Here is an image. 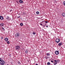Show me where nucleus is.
Returning a JSON list of instances; mask_svg holds the SVG:
<instances>
[{
    "label": "nucleus",
    "mask_w": 65,
    "mask_h": 65,
    "mask_svg": "<svg viewBox=\"0 0 65 65\" xmlns=\"http://www.w3.org/2000/svg\"><path fill=\"white\" fill-rule=\"evenodd\" d=\"M20 48V47L19 46H17L15 47V49L17 50V51H18L19 50Z\"/></svg>",
    "instance_id": "nucleus-1"
},
{
    "label": "nucleus",
    "mask_w": 65,
    "mask_h": 65,
    "mask_svg": "<svg viewBox=\"0 0 65 65\" xmlns=\"http://www.w3.org/2000/svg\"><path fill=\"white\" fill-rule=\"evenodd\" d=\"M4 63H5L4 61L2 59L0 61V64H4Z\"/></svg>",
    "instance_id": "nucleus-2"
},
{
    "label": "nucleus",
    "mask_w": 65,
    "mask_h": 65,
    "mask_svg": "<svg viewBox=\"0 0 65 65\" xmlns=\"http://www.w3.org/2000/svg\"><path fill=\"white\" fill-rule=\"evenodd\" d=\"M6 19L8 21H10V20H11V18L8 16H7V18H6Z\"/></svg>",
    "instance_id": "nucleus-3"
},
{
    "label": "nucleus",
    "mask_w": 65,
    "mask_h": 65,
    "mask_svg": "<svg viewBox=\"0 0 65 65\" xmlns=\"http://www.w3.org/2000/svg\"><path fill=\"white\" fill-rule=\"evenodd\" d=\"M60 39L59 38H57L56 39L55 41L56 42H57V43H58V42H60Z\"/></svg>",
    "instance_id": "nucleus-4"
},
{
    "label": "nucleus",
    "mask_w": 65,
    "mask_h": 65,
    "mask_svg": "<svg viewBox=\"0 0 65 65\" xmlns=\"http://www.w3.org/2000/svg\"><path fill=\"white\" fill-rule=\"evenodd\" d=\"M20 34L19 33H17L15 35V36L17 37H18L20 36Z\"/></svg>",
    "instance_id": "nucleus-5"
},
{
    "label": "nucleus",
    "mask_w": 65,
    "mask_h": 65,
    "mask_svg": "<svg viewBox=\"0 0 65 65\" xmlns=\"http://www.w3.org/2000/svg\"><path fill=\"white\" fill-rule=\"evenodd\" d=\"M55 53L56 55H58L59 53V51H56L55 52Z\"/></svg>",
    "instance_id": "nucleus-6"
},
{
    "label": "nucleus",
    "mask_w": 65,
    "mask_h": 65,
    "mask_svg": "<svg viewBox=\"0 0 65 65\" xmlns=\"http://www.w3.org/2000/svg\"><path fill=\"white\" fill-rule=\"evenodd\" d=\"M4 19V18L3 17L0 16V20H3Z\"/></svg>",
    "instance_id": "nucleus-7"
},
{
    "label": "nucleus",
    "mask_w": 65,
    "mask_h": 65,
    "mask_svg": "<svg viewBox=\"0 0 65 65\" xmlns=\"http://www.w3.org/2000/svg\"><path fill=\"white\" fill-rule=\"evenodd\" d=\"M62 17H65V13H62Z\"/></svg>",
    "instance_id": "nucleus-8"
},
{
    "label": "nucleus",
    "mask_w": 65,
    "mask_h": 65,
    "mask_svg": "<svg viewBox=\"0 0 65 65\" xmlns=\"http://www.w3.org/2000/svg\"><path fill=\"white\" fill-rule=\"evenodd\" d=\"M5 40V41H7L8 40V39L7 38H6L4 39Z\"/></svg>",
    "instance_id": "nucleus-9"
},
{
    "label": "nucleus",
    "mask_w": 65,
    "mask_h": 65,
    "mask_svg": "<svg viewBox=\"0 0 65 65\" xmlns=\"http://www.w3.org/2000/svg\"><path fill=\"white\" fill-rule=\"evenodd\" d=\"M62 42H60L58 44V45L59 46H61L62 45Z\"/></svg>",
    "instance_id": "nucleus-10"
},
{
    "label": "nucleus",
    "mask_w": 65,
    "mask_h": 65,
    "mask_svg": "<svg viewBox=\"0 0 65 65\" xmlns=\"http://www.w3.org/2000/svg\"><path fill=\"white\" fill-rule=\"evenodd\" d=\"M19 2L20 3L22 4L23 3V1L22 0H20V1H19Z\"/></svg>",
    "instance_id": "nucleus-11"
},
{
    "label": "nucleus",
    "mask_w": 65,
    "mask_h": 65,
    "mask_svg": "<svg viewBox=\"0 0 65 65\" xmlns=\"http://www.w3.org/2000/svg\"><path fill=\"white\" fill-rule=\"evenodd\" d=\"M4 24L2 23H1V24H0V25L3 26H4Z\"/></svg>",
    "instance_id": "nucleus-12"
},
{
    "label": "nucleus",
    "mask_w": 65,
    "mask_h": 65,
    "mask_svg": "<svg viewBox=\"0 0 65 65\" xmlns=\"http://www.w3.org/2000/svg\"><path fill=\"white\" fill-rule=\"evenodd\" d=\"M63 4L64 6V7H65V1L63 2Z\"/></svg>",
    "instance_id": "nucleus-13"
},
{
    "label": "nucleus",
    "mask_w": 65,
    "mask_h": 65,
    "mask_svg": "<svg viewBox=\"0 0 65 65\" xmlns=\"http://www.w3.org/2000/svg\"><path fill=\"white\" fill-rule=\"evenodd\" d=\"M28 51L27 50H26L25 51V53L26 54H28Z\"/></svg>",
    "instance_id": "nucleus-14"
},
{
    "label": "nucleus",
    "mask_w": 65,
    "mask_h": 65,
    "mask_svg": "<svg viewBox=\"0 0 65 65\" xmlns=\"http://www.w3.org/2000/svg\"><path fill=\"white\" fill-rule=\"evenodd\" d=\"M54 65H55L57 64V62H54Z\"/></svg>",
    "instance_id": "nucleus-15"
},
{
    "label": "nucleus",
    "mask_w": 65,
    "mask_h": 65,
    "mask_svg": "<svg viewBox=\"0 0 65 65\" xmlns=\"http://www.w3.org/2000/svg\"><path fill=\"white\" fill-rule=\"evenodd\" d=\"M20 25L21 26H23V23H21L20 24Z\"/></svg>",
    "instance_id": "nucleus-16"
},
{
    "label": "nucleus",
    "mask_w": 65,
    "mask_h": 65,
    "mask_svg": "<svg viewBox=\"0 0 65 65\" xmlns=\"http://www.w3.org/2000/svg\"><path fill=\"white\" fill-rule=\"evenodd\" d=\"M47 56H50V53H47L46 54Z\"/></svg>",
    "instance_id": "nucleus-17"
},
{
    "label": "nucleus",
    "mask_w": 65,
    "mask_h": 65,
    "mask_svg": "<svg viewBox=\"0 0 65 65\" xmlns=\"http://www.w3.org/2000/svg\"><path fill=\"white\" fill-rule=\"evenodd\" d=\"M47 65H51V63H50V62H48L47 63Z\"/></svg>",
    "instance_id": "nucleus-18"
},
{
    "label": "nucleus",
    "mask_w": 65,
    "mask_h": 65,
    "mask_svg": "<svg viewBox=\"0 0 65 65\" xmlns=\"http://www.w3.org/2000/svg\"><path fill=\"white\" fill-rule=\"evenodd\" d=\"M36 13L37 14H39V12H38V11H37L36 12Z\"/></svg>",
    "instance_id": "nucleus-19"
},
{
    "label": "nucleus",
    "mask_w": 65,
    "mask_h": 65,
    "mask_svg": "<svg viewBox=\"0 0 65 65\" xmlns=\"http://www.w3.org/2000/svg\"><path fill=\"white\" fill-rule=\"evenodd\" d=\"M32 34L34 35H35V34H36V33L35 32H33Z\"/></svg>",
    "instance_id": "nucleus-20"
},
{
    "label": "nucleus",
    "mask_w": 65,
    "mask_h": 65,
    "mask_svg": "<svg viewBox=\"0 0 65 65\" xmlns=\"http://www.w3.org/2000/svg\"><path fill=\"white\" fill-rule=\"evenodd\" d=\"M7 44H9L10 42H9V41H7Z\"/></svg>",
    "instance_id": "nucleus-21"
},
{
    "label": "nucleus",
    "mask_w": 65,
    "mask_h": 65,
    "mask_svg": "<svg viewBox=\"0 0 65 65\" xmlns=\"http://www.w3.org/2000/svg\"><path fill=\"white\" fill-rule=\"evenodd\" d=\"M60 62V60H58L56 62H57V63H58V62Z\"/></svg>",
    "instance_id": "nucleus-22"
},
{
    "label": "nucleus",
    "mask_w": 65,
    "mask_h": 65,
    "mask_svg": "<svg viewBox=\"0 0 65 65\" xmlns=\"http://www.w3.org/2000/svg\"><path fill=\"white\" fill-rule=\"evenodd\" d=\"M45 58H46V59H48V57H46V56L45 57Z\"/></svg>",
    "instance_id": "nucleus-23"
},
{
    "label": "nucleus",
    "mask_w": 65,
    "mask_h": 65,
    "mask_svg": "<svg viewBox=\"0 0 65 65\" xmlns=\"http://www.w3.org/2000/svg\"><path fill=\"white\" fill-rule=\"evenodd\" d=\"M2 29L4 31H5V30L4 29V28H3V27H2Z\"/></svg>",
    "instance_id": "nucleus-24"
},
{
    "label": "nucleus",
    "mask_w": 65,
    "mask_h": 65,
    "mask_svg": "<svg viewBox=\"0 0 65 65\" xmlns=\"http://www.w3.org/2000/svg\"><path fill=\"white\" fill-rule=\"evenodd\" d=\"M45 23H48V21H45Z\"/></svg>",
    "instance_id": "nucleus-25"
},
{
    "label": "nucleus",
    "mask_w": 65,
    "mask_h": 65,
    "mask_svg": "<svg viewBox=\"0 0 65 65\" xmlns=\"http://www.w3.org/2000/svg\"><path fill=\"white\" fill-rule=\"evenodd\" d=\"M51 62H52V63H54V61L52 60H51Z\"/></svg>",
    "instance_id": "nucleus-26"
},
{
    "label": "nucleus",
    "mask_w": 65,
    "mask_h": 65,
    "mask_svg": "<svg viewBox=\"0 0 65 65\" xmlns=\"http://www.w3.org/2000/svg\"><path fill=\"white\" fill-rule=\"evenodd\" d=\"M55 62H57V60H55L54 61Z\"/></svg>",
    "instance_id": "nucleus-27"
},
{
    "label": "nucleus",
    "mask_w": 65,
    "mask_h": 65,
    "mask_svg": "<svg viewBox=\"0 0 65 65\" xmlns=\"http://www.w3.org/2000/svg\"><path fill=\"white\" fill-rule=\"evenodd\" d=\"M46 26L45 25H43V27H46Z\"/></svg>",
    "instance_id": "nucleus-28"
},
{
    "label": "nucleus",
    "mask_w": 65,
    "mask_h": 65,
    "mask_svg": "<svg viewBox=\"0 0 65 65\" xmlns=\"http://www.w3.org/2000/svg\"><path fill=\"white\" fill-rule=\"evenodd\" d=\"M1 38L2 39H3V37H1Z\"/></svg>",
    "instance_id": "nucleus-29"
},
{
    "label": "nucleus",
    "mask_w": 65,
    "mask_h": 65,
    "mask_svg": "<svg viewBox=\"0 0 65 65\" xmlns=\"http://www.w3.org/2000/svg\"><path fill=\"white\" fill-rule=\"evenodd\" d=\"M2 59H1V58H0V62L1 61V60H2Z\"/></svg>",
    "instance_id": "nucleus-30"
},
{
    "label": "nucleus",
    "mask_w": 65,
    "mask_h": 65,
    "mask_svg": "<svg viewBox=\"0 0 65 65\" xmlns=\"http://www.w3.org/2000/svg\"><path fill=\"white\" fill-rule=\"evenodd\" d=\"M46 27H47V28H48V26H47V25L46 26Z\"/></svg>",
    "instance_id": "nucleus-31"
},
{
    "label": "nucleus",
    "mask_w": 65,
    "mask_h": 65,
    "mask_svg": "<svg viewBox=\"0 0 65 65\" xmlns=\"http://www.w3.org/2000/svg\"><path fill=\"white\" fill-rule=\"evenodd\" d=\"M40 25H41V26H42V24H41Z\"/></svg>",
    "instance_id": "nucleus-32"
},
{
    "label": "nucleus",
    "mask_w": 65,
    "mask_h": 65,
    "mask_svg": "<svg viewBox=\"0 0 65 65\" xmlns=\"http://www.w3.org/2000/svg\"><path fill=\"white\" fill-rule=\"evenodd\" d=\"M36 65H38V64L37 63H36Z\"/></svg>",
    "instance_id": "nucleus-33"
},
{
    "label": "nucleus",
    "mask_w": 65,
    "mask_h": 65,
    "mask_svg": "<svg viewBox=\"0 0 65 65\" xmlns=\"http://www.w3.org/2000/svg\"><path fill=\"white\" fill-rule=\"evenodd\" d=\"M20 16L19 17H18V18H20Z\"/></svg>",
    "instance_id": "nucleus-34"
}]
</instances>
